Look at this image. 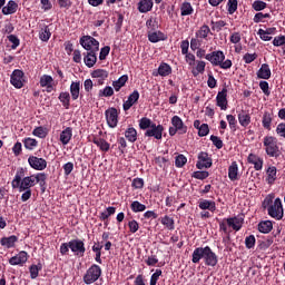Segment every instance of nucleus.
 <instances>
[{
	"label": "nucleus",
	"instance_id": "53",
	"mask_svg": "<svg viewBox=\"0 0 285 285\" xmlns=\"http://www.w3.org/2000/svg\"><path fill=\"white\" fill-rule=\"evenodd\" d=\"M209 139L218 150H222V148H224V140H222V138H219L218 136L212 135Z\"/></svg>",
	"mask_w": 285,
	"mask_h": 285
},
{
	"label": "nucleus",
	"instance_id": "50",
	"mask_svg": "<svg viewBox=\"0 0 285 285\" xmlns=\"http://www.w3.org/2000/svg\"><path fill=\"white\" fill-rule=\"evenodd\" d=\"M187 163H188V158H186V156H184V154H179L175 158L176 168H184L185 164H187Z\"/></svg>",
	"mask_w": 285,
	"mask_h": 285
},
{
	"label": "nucleus",
	"instance_id": "45",
	"mask_svg": "<svg viewBox=\"0 0 285 285\" xmlns=\"http://www.w3.org/2000/svg\"><path fill=\"white\" fill-rule=\"evenodd\" d=\"M154 124L155 122H153V120H150V118L142 117L139 120V128H140V130H149Z\"/></svg>",
	"mask_w": 285,
	"mask_h": 285
},
{
	"label": "nucleus",
	"instance_id": "61",
	"mask_svg": "<svg viewBox=\"0 0 285 285\" xmlns=\"http://www.w3.org/2000/svg\"><path fill=\"white\" fill-rule=\"evenodd\" d=\"M202 43H203V40H200L199 38H191L190 40V49L193 51L195 50H199V48H202Z\"/></svg>",
	"mask_w": 285,
	"mask_h": 285
},
{
	"label": "nucleus",
	"instance_id": "6",
	"mask_svg": "<svg viewBox=\"0 0 285 285\" xmlns=\"http://www.w3.org/2000/svg\"><path fill=\"white\" fill-rule=\"evenodd\" d=\"M267 214L269 215V217H273V219H283L284 217V207L282 206V199L281 198H276L274 200L273 206H269L267 208Z\"/></svg>",
	"mask_w": 285,
	"mask_h": 285
},
{
	"label": "nucleus",
	"instance_id": "21",
	"mask_svg": "<svg viewBox=\"0 0 285 285\" xmlns=\"http://www.w3.org/2000/svg\"><path fill=\"white\" fill-rule=\"evenodd\" d=\"M167 37L161 31H148V40L150 43H159V41H166Z\"/></svg>",
	"mask_w": 285,
	"mask_h": 285
},
{
	"label": "nucleus",
	"instance_id": "55",
	"mask_svg": "<svg viewBox=\"0 0 285 285\" xmlns=\"http://www.w3.org/2000/svg\"><path fill=\"white\" fill-rule=\"evenodd\" d=\"M91 77L96 79H106V77H108V71H106V69H96L92 71Z\"/></svg>",
	"mask_w": 285,
	"mask_h": 285
},
{
	"label": "nucleus",
	"instance_id": "33",
	"mask_svg": "<svg viewBox=\"0 0 285 285\" xmlns=\"http://www.w3.org/2000/svg\"><path fill=\"white\" fill-rule=\"evenodd\" d=\"M58 99L66 110H70V92L61 91Z\"/></svg>",
	"mask_w": 285,
	"mask_h": 285
},
{
	"label": "nucleus",
	"instance_id": "37",
	"mask_svg": "<svg viewBox=\"0 0 285 285\" xmlns=\"http://www.w3.org/2000/svg\"><path fill=\"white\" fill-rule=\"evenodd\" d=\"M158 75L160 77H168V75H173V67L166 62H161L158 67Z\"/></svg>",
	"mask_w": 285,
	"mask_h": 285
},
{
	"label": "nucleus",
	"instance_id": "23",
	"mask_svg": "<svg viewBox=\"0 0 285 285\" xmlns=\"http://www.w3.org/2000/svg\"><path fill=\"white\" fill-rule=\"evenodd\" d=\"M208 35H212L210 27H208V24H203L199 30L195 32V37L200 41H208Z\"/></svg>",
	"mask_w": 285,
	"mask_h": 285
},
{
	"label": "nucleus",
	"instance_id": "52",
	"mask_svg": "<svg viewBox=\"0 0 285 285\" xmlns=\"http://www.w3.org/2000/svg\"><path fill=\"white\" fill-rule=\"evenodd\" d=\"M117 144H118V150L120 155H124V153H126V148H128V142L126 141V138L124 137L117 138Z\"/></svg>",
	"mask_w": 285,
	"mask_h": 285
},
{
	"label": "nucleus",
	"instance_id": "30",
	"mask_svg": "<svg viewBox=\"0 0 285 285\" xmlns=\"http://www.w3.org/2000/svg\"><path fill=\"white\" fill-rule=\"evenodd\" d=\"M153 0H140L138 2V12H141V14H146V12H150V10H153Z\"/></svg>",
	"mask_w": 285,
	"mask_h": 285
},
{
	"label": "nucleus",
	"instance_id": "26",
	"mask_svg": "<svg viewBox=\"0 0 285 285\" xmlns=\"http://www.w3.org/2000/svg\"><path fill=\"white\" fill-rule=\"evenodd\" d=\"M19 242V237H17L16 235H11L9 237H2L0 239V244L1 246H3L4 248H14V245Z\"/></svg>",
	"mask_w": 285,
	"mask_h": 285
},
{
	"label": "nucleus",
	"instance_id": "59",
	"mask_svg": "<svg viewBox=\"0 0 285 285\" xmlns=\"http://www.w3.org/2000/svg\"><path fill=\"white\" fill-rule=\"evenodd\" d=\"M257 239L255 238V235H249L245 238V246L246 248L250 249V248H255V244H256Z\"/></svg>",
	"mask_w": 285,
	"mask_h": 285
},
{
	"label": "nucleus",
	"instance_id": "4",
	"mask_svg": "<svg viewBox=\"0 0 285 285\" xmlns=\"http://www.w3.org/2000/svg\"><path fill=\"white\" fill-rule=\"evenodd\" d=\"M275 136H265L263 138V146L268 157H279V145Z\"/></svg>",
	"mask_w": 285,
	"mask_h": 285
},
{
	"label": "nucleus",
	"instance_id": "19",
	"mask_svg": "<svg viewBox=\"0 0 285 285\" xmlns=\"http://www.w3.org/2000/svg\"><path fill=\"white\" fill-rule=\"evenodd\" d=\"M271 66L268 63H263L259 70L256 72L258 79H264L265 81L272 77Z\"/></svg>",
	"mask_w": 285,
	"mask_h": 285
},
{
	"label": "nucleus",
	"instance_id": "51",
	"mask_svg": "<svg viewBox=\"0 0 285 285\" xmlns=\"http://www.w3.org/2000/svg\"><path fill=\"white\" fill-rule=\"evenodd\" d=\"M206 70V62L205 61H197L196 70H193L194 77H197V75H204Z\"/></svg>",
	"mask_w": 285,
	"mask_h": 285
},
{
	"label": "nucleus",
	"instance_id": "2",
	"mask_svg": "<svg viewBox=\"0 0 285 285\" xmlns=\"http://www.w3.org/2000/svg\"><path fill=\"white\" fill-rule=\"evenodd\" d=\"M48 179V175L46 173H38L31 176H26L22 178V181L19 183L17 187L19 193H23V190H31L30 188H35L37 184H39L42 193H46V180Z\"/></svg>",
	"mask_w": 285,
	"mask_h": 285
},
{
	"label": "nucleus",
	"instance_id": "27",
	"mask_svg": "<svg viewBox=\"0 0 285 285\" xmlns=\"http://www.w3.org/2000/svg\"><path fill=\"white\" fill-rule=\"evenodd\" d=\"M83 56L85 66H87V68H92L95 63H97V51H88L83 53Z\"/></svg>",
	"mask_w": 285,
	"mask_h": 285
},
{
	"label": "nucleus",
	"instance_id": "43",
	"mask_svg": "<svg viewBox=\"0 0 285 285\" xmlns=\"http://www.w3.org/2000/svg\"><path fill=\"white\" fill-rule=\"evenodd\" d=\"M43 269V265L41 263H38L37 265H31L29 267L30 277L32 279H37L39 277V271Z\"/></svg>",
	"mask_w": 285,
	"mask_h": 285
},
{
	"label": "nucleus",
	"instance_id": "44",
	"mask_svg": "<svg viewBox=\"0 0 285 285\" xmlns=\"http://www.w3.org/2000/svg\"><path fill=\"white\" fill-rule=\"evenodd\" d=\"M32 135L33 137H39V139H46V137H48V129L45 128L43 126L36 127L32 130Z\"/></svg>",
	"mask_w": 285,
	"mask_h": 285
},
{
	"label": "nucleus",
	"instance_id": "13",
	"mask_svg": "<svg viewBox=\"0 0 285 285\" xmlns=\"http://www.w3.org/2000/svg\"><path fill=\"white\" fill-rule=\"evenodd\" d=\"M216 105L220 110H228V89L224 87L216 96Z\"/></svg>",
	"mask_w": 285,
	"mask_h": 285
},
{
	"label": "nucleus",
	"instance_id": "8",
	"mask_svg": "<svg viewBox=\"0 0 285 285\" xmlns=\"http://www.w3.org/2000/svg\"><path fill=\"white\" fill-rule=\"evenodd\" d=\"M11 86H14L18 90L23 88V83H26V73L21 69H14L10 77Z\"/></svg>",
	"mask_w": 285,
	"mask_h": 285
},
{
	"label": "nucleus",
	"instance_id": "35",
	"mask_svg": "<svg viewBox=\"0 0 285 285\" xmlns=\"http://www.w3.org/2000/svg\"><path fill=\"white\" fill-rule=\"evenodd\" d=\"M160 224L165 226L168 230H175V218L165 215L160 218Z\"/></svg>",
	"mask_w": 285,
	"mask_h": 285
},
{
	"label": "nucleus",
	"instance_id": "22",
	"mask_svg": "<svg viewBox=\"0 0 285 285\" xmlns=\"http://www.w3.org/2000/svg\"><path fill=\"white\" fill-rule=\"evenodd\" d=\"M238 124L243 128H248V126H250V112L247 110H240L238 112Z\"/></svg>",
	"mask_w": 285,
	"mask_h": 285
},
{
	"label": "nucleus",
	"instance_id": "48",
	"mask_svg": "<svg viewBox=\"0 0 285 285\" xmlns=\"http://www.w3.org/2000/svg\"><path fill=\"white\" fill-rule=\"evenodd\" d=\"M277 179V167H269L267 169V183L273 184Z\"/></svg>",
	"mask_w": 285,
	"mask_h": 285
},
{
	"label": "nucleus",
	"instance_id": "58",
	"mask_svg": "<svg viewBox=\"0 0 285 285\" xmlns=\"http://www.w3.org/2000/svg\"><path fill=\"white\" fill-rule=\"evenodd\" d=\"M227 12L228 14H235L237 12V0H228Z\"/></svg>",
	"mask_w": 285,
	"mask_h": 285
},
{
	"label": "nucleus",
	"instance_id": "16",
	"mask_svg": "<svg viewBox=\"0 0 285 285\" xmlns=\"http://www.w3.org/2000/svg\"><path fill=\"white\" fill-rule=\"evenodd\" d=\"M26 262H28V252L26 250H21L19 254L9 259L10 266H23Z\"/></svg>",
	"mask_w": 285,
	"mask_h": 285
},
{
	"label": "nucleus",
	"instance_id": "5",
	"mask_svg": "<svg viewBox=\"0 0 285 285\" xmlns=\"http://www.w3.org/2000/svg\"><path fill=\"white\" fill-rule=\"evenodd\" d=\"M99 277H101V267L97 264H92L87 269L82 279H83L85 284L90 285V284H95V282H97V279H99Z\"/></svg>",
	"mask_w": 285,
	"mask_h": 285
},
{
	"label": "nucleus",
	"instance_id": "63",
	"mask_svg": "<svg viewBox=\"0 0 285 285\" xmlns=\"http://www.w3.org/2000/svg\"><path fill=\"white\" fill-rule=\"evenodd\" d=\"M273 46L279 48L281 46H285V36H277L273 40Z\"/></svg>",
	"mask_w": 285,
	"mask_h": 285
},
{
	"label": "nucleus",
	"instance_id": "3",
	"mask_svg": "<svg viewBox=\"0 0 285 285\" xmlns=\"http://www.w3.org/2000/svg\"><path fill=\"white\" fill-rule=\"evenodd\" d=\"M244 214H239L234 217L224 218L219 222V230L227 235V239H230V232H228V227L233 228L235 233H239L244 226Z\"/></svg>",
	"mask_w": 285,
	"mask_h": 285
},
{
	"label": "nucleus",
	"instance_id": "1",
	"mask_svg": "<svg viewBox=\"0 0 285 285\" xmlns=\"http://www.w3.org/2000/svg\"><path fill=\"white\" fill-rule=\"evenodd\" d=\"M202 259L205 266H210L212 268H215V266L219 264V256H217L208 245L205 247H196L191 254L193 264H199Z\"/></svg>",
	"mask_w": 285,
	"mask_h": 285
},
{
	"label": "nucleus",
	"instance_id": "7",
	"mask_svg": "<svg viewBox=\"0 0 285 285\" xmlns=\"http://www.w3.org/2000/svg\"><path fill=\"white\" fill-rule=\"evenodd\" d=\"M79 43L87 51L99 52V42L92 36H82Z\"/></svg>",
	"mask_w": 285,
	"mask_h": 285
},
{
	"label": "nucleus",
	"instance_id": "28",
	"mask_svg": "<svg viewBox=\"0 0 285 285\" xmlns=\"http://www.w3.org/2000/svg\"><path fill=\"white\" fill-rule=\"evenodd\" d=\"M70 139H72V127H67L60 132V141L62 146H68L70 144Z\"/></svg>",
	"mask_w": 285,
	"mask_h": 285
},
{
	"label": "nucleus",
	"instance_id": "36",
	"mask_svg": "<svg viewBox=\"0 0 285 285\" xmlns=\"http://www.w3.org/2000/svg\"><path fill=\"white\" fill-rule=\"evenodd\" d=\"M258 230L259 233H263L264 235H268L271 230H273V222L271 220H263L258 224Z\"/></svg>",
	"mask_w": 285,
	"mask_h": 285
},
{
	"label": "nucleus",
	"instance_id": "62",
	"mask_svg": "<svg viewBox=\"0 0 285 285\" xmlns=\"http://www.w3.org/2000/svg\"><path fill=\"white\" fill-rule=\"evenodd\" d=\"M208 132H210V127H208V124H202L200 128L198 129V137H207Z\"/></svg>",
	"mask_w": 285,
	"mask_h": 285
},
{
	"label": "nucleus",
	"instance_id": "29",
	"mask_svg": "<svg viewBox=\"0 0 285 285\" xmlns=\"http://www.w3.org/2000/svg\"><path fill=\"white\" fill-rule=\"evenodd\" d=\"M23 177H26V169H23V167H20L17 169L16 176L11 181L12 188L19 187V184L23 181Z\"/></svg>",
	"mask_w": 285,
	"mask_h": 285
},
{
	"label": "nucleus",
	"instance_id": "40",
	"mask_svg": "<svg viewBox=\"0 0 285 285\" xmlns=\"http://www.w3.org/2000/svg\"><path fill=\"white\" fill-rule=\"evenodd\" d=\"M193 12H195L193 4H190V2H183V4L180 6V16L189 17V14H193Z\"/></svg>",
	"mask_w": 285,
	"mask_h": 285
},
{
	"label": "nucleus",
	"instance_id": "25",
	"mask_svg": "<svg viewBox=\"0 0 285 285\" xmlns=\"http://www.w3.org/2000/svg\"><path fill=\"white\" fill-rule=\"evenodd\" d=\"M92 144H95V146H97L101 153H108V150H110V142L104 138L94 137Z\"/></svg>",
	"mask_w": 285,
	"mask_h": 285
},
{
	"label": "nucleus",
	"instance_id": "10",
	"mask_svg": "<svg viewBox=\"0 0 285 285\" xmlns=\"http://www.w3.org/2000/svg\"><path fill=\"white\" fill-rule=\"evenodd\" d=\"M105 117L107 126H109V128H117V124H119V111L117 110V108H108L105 111Z\"/></svg>",
	"mask_w": 285,
	"mask_h": 285
},
{
	"label": "nucleus",
	"instance_id": "47",
	"mask_svg": "<svg viewBox=\"0 0 285 285\" xmlns=\"http://www.w3.org/2000/svg\"><path fill=\"white\" fill-rule=\"evenodd\" d=\"M39 83H40L41 88H46V87L50 86L51 83H55V79L50 75H42L40 77Z\"/></svg>",
	"mask_w": 285,
	"mask_h": 285
},
{
	"label": "nucleus",
	"instance_id": "31",
	"mask_svg": "<svg viewBox=\"0 0 285 285\" xmlns=\"http://www.w3.org/2000/svg\"><path fill=\"white\" fill-rule=\"evenodd\" d=\"M239 173V167L237 165V161H233L232 165L228 167V178L230 181H237Z\"/></svg>",
	"mask_w": 285,
	"mask_h": 285
},
{
	"label": "nucleus",
	"instance_id": "12",
	"mask_svg": "<svg viewBox=\"0 0 285 285\" xmlns=\"http://www.w3.org/2000/svg\"><path fill=\"white\" fill-rule=\"evenodd\" d=\"M213 166V158L208 156V153L200 151L198 154V161L196 163V168L198 170H204V168H210Z\"/></svg>",
	"mask_w": 285,
	"mask_h": 285
},
{
	"label": "nucleus",
	"instance_id": "64",
	"mask_svg": "<svg viewBox=\"0 0 285 285\" xmlns=\"http://www.w3.org/2000/svg\"><path fill=\"white\" fill-rule=\"evenodd\" d=\"M276 134L278 137H283L285 139V122H281L276 127Z\"/></svg>",
	"mask_w": 285,
	"mask_h": 285
},
{
	"label": "nucleus",
	"instance_id": "46",
	"mask_svg": "<svg viewBox=\"0 0 285 285\" xmlns=\"http://www.w3.org/2000/svg\"><path fill=\"white\" fill-rule=\"evenodd\" d=\"M210 26H212L213 32H222L223 28H225V26H226V21H224V20H218V21L212 20Z\"/></svg>",
	"mask_w": 285,
	"mask_h": 285
},
{
	"label": "nucleus",
	"instance_id": "49",
	"mask_svg": "<svg viewBox=\"0 0 285 285\" xmlns=\"http://www.w3.org/2000/svg\"><path fill=\"white\" fill-rule=\"evenodd\" d=\"M132 213H144L146 210V205L141 204L139 200H135L130 204Z\"/></svg>",
	"mask_w": 285,
	"mask_h": 285
},
{
	"label": "nucleus",
	"instance_id": "41",
	"mask_svg": "<svg viewBox=\"0 0 285 285\" xmlns=\"http://www.w3.org/2000/svg\"><path fill=\"white\" fill-rule=\"evenodd\" d=\"M50 37H52V32H50V28L48 26H45L43 28L40 29L39 31V39L48 42L50 41Z\"/></svg>",
	"mask_w": 285,
	"mask_h": 285
},
{
	"label": "nucleus",
	"instance_id": "9",
	"mask_svg": "<svg viewBox=\"0 0 285 285\" xmlns=\"http://www.w3.org/2000/svg\"><path fill=\"white\" fill-rule=\"evenodd\" d=\"M69 246L71 253L77 257H83V255H86V243H83V240L79 238L71 239L69 240Z\"/></svg>",
	"mask_w": 285,
	"mask_h": 285
},
{
	"label": "nucleus",
	"instance_id": "38",
	"mask_svg": "<svg viewBox=\"0 0 285 285\" xmlns=\"http://www.w3.org/2000/svg\"><path fill=\"white\" fill-rule=\"evenodd\" d=\"M126 83H128V75H124L118 80L114 81L112 87L116 92H119Z\"/></svg>",
	"mask_w": 285,
	"mask_h": 285
},
{
	"label": "nucleus",
	"instance_id": "39",
	"mask_svg": "<svg viewBox=\"0 0 285 285\" xmlns=\"http://www.w3.org/2000/svg\"><path fill=\"white\" fill-rule=\"evenodd\" d=\"M125 137L128 141H130V144H135V141H137V129H135V127H128L125 130Z\"/></svg>",
	"mask_w": 285,
	"mask_h": 285
},
{
	"label": "nucleus",
	"instance_id": "32",
	"mask_svg": "<svg viewBox=\"0 0 285 285\" xmlns=\"http://www.w3.org/2000/svg\"><path fill=\"white\" fill-rule=\"evenodd\" d=\"M19 8V4L14 2V0H10L7 6L2 8V14H14Z\"/></svg>",
	"mask_w": 285,
	"mask_h": 285
},
{
	"label": "nucleus",
	"instance_id": "60",
	"mask_svg": "<svg viewBox=\"0 0 285 285\" xmlns=\"http://www.w3.org/2000/svg\"><path fill=\"white\" fill-rule=\"evenodd\" d=\"M226 119L228 121L230 130H237V118H235V116L233 115H227Z\"/></svg>",
	"mask_w": 285,
	"mask_h": 285
},
{
	"label": "nucleus",
	"instance_id": "18",
	"mask_svg": "<svg viewBox=\"0 0 285 285\" xmlns=\"http://www.w3.org/2000/svg\"><path fill=\"white\" fill-rule=\"evenodd\" d=\"M139 101V91L134 90L127 98V100L122 104V110L127 112V110H130L131 107L135 106Z\"/></svg>",
	"mask_w": 285,
	"mask_h": 285
},
{
	"label": "nucleus",
	"instance_id": "34",
	"mask_svg": "<svg viewBox=\"0 0 285 285\" xmlns=\"http://www.w3.org/2000/svg\"><path fill=\"white\" fill-rule=\"evenodd\" d=\"M262 124L265 130H272L271 125L273 124V114L269 111H265L262 118Z\"/></svg>",
	"mask_w": 285,
	"mask_h": 285
},
{
	"label": "nucleus",
	"instance_id": "17",
	"mask_svg": "<svg viewBox=\"0 0 285 285\" xmlns=\"http://www.w3.org/2000/svg\"><path fill=\"white\" fill-rule=\"evenodd\" d=\"M171 126L178 130V135H186L188 132V126L184 124L179 116L171 117Z\"/></svg>",
	"mask_w": 285,
	"mask_h": 285
},
{
	"label": "nucleus",
	"instance_id": "20",
	"mask_svg": "<svg viewBox=\"0 0 285 285\" xmlns=\"http://www.w3.org/2000/svg\"><path fill=\"white\" fill-rule=\"evenodd\" d=\"M198 208H200V210H209L210 213H215V210H217V204L214 200L200 199L198 202Z\"/></svg>",
	"mask_w": 285,
	"mask_h": 285
},
{
	"label": "nucleus",
	"instance_id": "56",
	"mask_svg": "<svg viewBox=\"0 0 285 285\" xmlns=\"http://www.w3.org/2000/svg\"><path fill=\"white\" fill-rule=\"evenodd\" d=\"M8 40L10 41V43H12V50H17V48H19V46L21 45V40H19V37H17L16 35L8 36Z\"/></svg>",
	"mask_w": 285,
	"mask_h": 285
},
{
	"label": "nucleus",
	"instance_id": "54",
	"mask_svg": "<svg viewBox=\"0 0 285 285\" xmlns=\"http://www.w3.org/2000/svg\"><path fill=\"white\" fill-rule=\"evenodd\" d=\"M112 95H115V89H112L110 86L100 89L98 94L99 97H112Z\"/></svg>",
	"mask_w": 285,
	"mask_h": 285
},
{
	"label": "nucleus",
	"instance_id": "57",
	"mask_svg": "<svg viewBox=\"0 0 285 285\" xmlns=\"http://www.w3.org/2000/svg\"><path fill=\"white\" fill-rule=\"evenodd\" d=\"M266 6H267L266 2L262 0H256L252 4L253 10H255L256 12H262V10H266Z\"/></svg>",
	"mask_w": 285,
	"mask_h": 285
},
{
	"label": "nucleus",
	"instance_id": "42",
	"mask_svg": "<svg viewBox=\"0 0 285 285\" xmlns=\"http://www.w3.org/2000/svg\"><path fill=\"white\" fill-rule=\"evenodd\" d=\"M22 144L27 150H35V148H37V146H39V141H37V139L30 138V137L24 138L22 140Z\"/></svg>",
	"mask_w": 285,
	"mask_h": 285
},
{
	"label": "nucleus",
	"instance_id": "11",
	"mask_svg": "<svg viewBox=\"0 0 285 285\" xmlns=\"http://www.w3.org/2000/svg\"><path fill=\"white\" fill-rule=\"evenodd\" d=\"M28 164L33 170H46L48 168V161L37 156H29Z\"/></svg>",
	"mask_w": 285,
	"mask_h": 285
},
{
	"label": "nucleus",
	"instance_id": "14",
	"mask_svg": "<svg viewBox=\"0 0 285 285\" xmlns=\"http://www.w3.org/2000/svg\"><path fill=\"white\" fill-rule=\"evenodd\" d=\"M205 59L210 61L212 66H220L222 61H225L226 55L222 50L213 51L212 53H207Z\"/></svg>",
	"mask_w": 285,
	"mask_h": 285
},
{
	"label": "nucleus",
	"instance_id": "24",
	"mask_svg": "<svg viewBox=\"0 0 285 285\" xmlns=\"http://www.w3.org/2000/svg\"><path fill=\"white\" fill-rule=\"evenodd\" d=\"M69 90L72 101H77V99H79V95L81 94V81H72Z\"/></svg>",
	"mask_w": 285,
	"mask_h": 285
},
{
	"label": "nucleus",
	"instance_id": "15",
	"mask_svg": "<svg viewBox=\"0 0 285 285\" xmlns=\"http://www.w3.org/2000/svg\"><path fill=\"white\" fill-rule=\"evenodd\" d=\"M164 135V125L153 124L151 128L147 129L145 137H154V139H161Z\"/></svg>",
	"mask_w": 285,
	"mask_h": 285
}]
</instances>
